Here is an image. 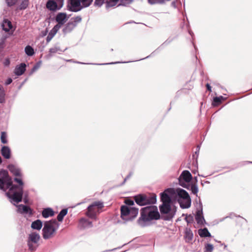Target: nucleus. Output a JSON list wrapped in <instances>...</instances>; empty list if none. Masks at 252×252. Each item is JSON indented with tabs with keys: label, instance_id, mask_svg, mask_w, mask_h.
I'll use <instances>...</instances> for the list:
<instances>
[{
	"label": "nucleus",
	"instance_id": "1",
	"mask_svg": "<svg viewBox=\"0 0 252 252\" xmlns=\"http://www.w3.org/2000/svg\"><path fill=\"white\" fill-rule=\"evenodd\" d=\"M14 181L18 184H13L11 178L9 176L6 170H0V189L5 191V193L9 201L14 205L22 201L24 193V183L21 178L15 177Z\"/></svg>",
	"mask_w": 252,
	"mask_h": 252
},
{
	"label": "nucleus",
	"instance_id": "2",
	"mask_svg": "<svg viewBox=\"0 0 252 252\" xmlns=\"http://www.w3.org/2000/svg\"><path fill=\"white\" fill-rule=\"evenodd\" d=\"M160 218L158 208L155 206L143 207L141 210V216L137 220L138 224L144 227L147 225V222L152 220H157Z\"/></svg>",
	"mask_w": 252,
	"mask_h": 252
},
{
	"label": "nucleus",
	"instance_id": "3",
	"mask_svg": "<svg viewBox=\"0 0 252 252\" xmlns=\"http://www.w3.org/2000/svg\"><path fill=\"white\" fill-rule=\"evenodd\" d=\"M124 202L126 205L121 207V218L126 222L132 221L137 216L139 209L132 206L134 205V202L131 199L126 198Z\"/></svg>",
	"mask_w": 252,
	"mask_h": 252
},
{
	"label": "nucleus",
	"instance_id": "4",
	"mask_svg": "<svg viewBox=\"0 0 252 252\" xmlns=\"http://www.w3.org/2000/svg\"><path fill=\"white\" fill-rule=\"evenodd\" d=\"M174 198L182 209H187L191 205V199L188 192L184 189L177 188L175 189Z\"/></svg>",
	"mask_w": 252,
	"mask_h": 252
},
{
	"label": "nucleus",
	"instance_id": "5",
	"mask_svg": "<svg viewBox=\"0 0 252 252\" xmlns=\"http://www.w3.org/2000/svg\"><path fill=\"white\" fill-rule=\"evenodd\" d=\"M59 226L60 224L56 219H52L45 222L42 229L43 238L46 240L51 238L59 228Z\"/></svg>",
	"mask_w": 252,
	"mask_h": 252
},
{
	"label": "nucleus",
	"instance_id": "6",
	"mask_svg": "<svg viewBox=\"0 0 252 252\" xmlns=\"http://www.w3.org/2000/svg\"><path fill=\"white\" fill-rule=\"evenodd\" d=\"M160 213L163 219L165 220H170L175 216L177 208L172 203H162L159 206Z\"/></svg>",
	"mask_w": 252,
	"mask_h": 252
},
{
	"label": "nucleus",
	"instance_id": "7",
	"mask_svg": "<svg viewBox=\"0 0 252 252\" xmlns=\"http://www.w3.org/2000/svg\"><path fill=\"white\" fill-rule=\"evenodd\" d=\"M133 198L136 203L140 206L154 204L157 202V196L155 194L150 196L144 194H139L135 195Z\"/></svg>",
	"mask_w": 252,
	"mask_h": 252
},
{
	"label": "nucleus",
	"instance_id": "8",
	"mask_svg": "<svg viewBox=\"0 0 252 252\" xmlns=\"http://www.w3.org/2000/svg\"><path fill=\"white\" fill-rule=\"evenodd\" d=\"M103 207V202L95 201L87 207L86 215L91 219H95L96 216L97 210L101 209Z\"/></svg>",
	"mask_w": 252,
	"mask_h": 252
},
{
	"label": "nucleus",
	"instance_id": "9",
	"mask_svg": "<svg viewBox=\"0 0 252 252\" xmlns=\"http://www.w3.org/2000/svg\"><path fill=\"white\" fill-rule=\"evenodd\" d=\"M192 178L190 173L188 170L183 171L178 178L179 185L184 188L189 189V184Z\"/></svg>",
	"mask_w": 252,
	"mask_h": 252
},
{
	"label": "nucleus",
	"instance_id": "10",
	"mask_svg": "<svg viewBox=\"0 0 252 252\" xmlns=\"http://www.w3.org/2000/svg\"><path fill=\"white\" fill-rule=\"evenodd\" d=\"M175 189L168 188L160 193V201L162 203H172V198L174 197Z\"/></svg>",
	"mask_w": 252,
	"mask_h": 252
},
{
	"label": "nucleus",
	"instance_id": "11",
	"mask_svg": "<svg viewBox=\"0 0 252 252\" xmlns=\"http://www.w3.org/2000/svg\"><path fill=\"white\" fill-rule=\"evenodd\" d=\"M66 7L68 10L77 12L83 8L80 0H67Z\"/></svg>",
	"mask_w": 252,
	"mask_h": 252
},
{
	"label": "nucleus",
	"instance_id": "12",
	"mask_svg": "<svg viewBox=\"0 0 252 252\" xmlns=\"http://www.w3.org/2000/svg\"><path fill=\"white\" fill-rule=\"evenodd\" d=\"M195 219L197 223L199 224H203L205 222L203 215V206L201 201L199 202V206L197 208Z\"/></svg>",
	"mask_w": 252,
	"mask_h": 252
},
{
	"label": "nucleus",
	"instance_id": "13",
	"mask_svg": "<svg viewBox=\"0 0 252 252\" xmlns=\"http://www.w3.org/2000/svg\"><path fill=\"white\" fill-rule=\"evenodd\" d=\"M16 204L15 206L17 207V212L23 215H29L30 216L33 214V211L32 208L29 206L20 204L17 205Z\"/></svg>",
	"mask_w": 252,
	"mask_h": 252
},
{
	"label": "nucleus",
	"instance_id": "14",
	"mask_svg": "<svg viewBox=\"0 0 252 252\" xmlns=\"http://www.w3.org/2000/svg\"><path fill=\"white\" fill-rule=\"evenodd\" d=\"M26 70V64L25 63H21L20 65H17L14 70V74L17 76H21L24 73Z\"/></svg>",
	"mask_w": 252,
	"mask_h": 252
},
{
	"label": "nucleus",
	"instance_id": "15",
	"mask_svg": "<svg viewBox=\"0 0 252 252\" xmlns=\"http://www.w3.org/2000/svg\"><path fill=\"white\" fill-rule=\"evenodd\" d=\"M79 225L81 229H85L93 227L92 222L85 218H81L80 220Z\"/></svg>",
	"mask_w": 252,
	"mask_h": 252
},
{
	"label": "nucleus",
	"instance_id": "16",
	"mask_svg": "<svg viewBox=\"0 0 252 252\" xmlns=\"http://www.w3.org/2000/svg\"><path fill=\"white\" fill-rule=\"evenodd\" d=\"M67 15L64 12H60L56 16V21L60 25H63L67 20Z\"/></svg>",
	"mask_w": 252,
	"mask_h": 252
},
{
	"label": "nucleus",
	"instance_id": "17",
	"mask_svg": "<svg viewBox=\"0 0 252 252\" xmlns=\"http://www.w3.org/2000/svg\"><path fill=\"white\" fill-rule=\"evenodd\" d=\"M76 27V23L72 21L68 22L63 29V32L64 34L70 32Z\"/></svg>",
	"mask_w": 252,
	"mask_h": 252
},
{
	"label": "nucleus",
	"instance_id": "18",
	"mask_svg": "<svg viewBox=\"0 0 252 252\" xmlns=\"http://www.w3.org/2000/svg\"><path fill=\"white\" fill-rule=\"evenodd\" d=\"M8 170L10 172L13 174V175L15 176H22V173L21 169L18 167L16 166L13 164H9L7 167Z\"/></svg>",
	"mask_w": 252,
	"mask_h": 252
},
{
	"label": "nucleus",
	"instance_id": "19",
	"mask_svg": "<svg viewBox=\"0 0 252 252\" xmlns=\"http://www.w3.org/2000/svg\"><path fill=\"white\" fill-rule=\"evenodd\" d=\"M29 4V0H18V3L16 5L17 10H24L28 7Z\"/></svg>",
	"mask_w": 252,
	"mask_h": 252
},
{
	"label": "nucleus",
	"instance_id": "20",
	"mask_svg": "<svg viewBox=\"0 0 252 252\" xmlns=\"http://www.w3.org/2000/svg\"><path fill=\"white\" fill-rule=\"evenodd\" d=\"M46 7L50 11H55L60 10L54 0H48L46 3Z\"/></svg>",
	"mask_w": 252,
	"mask_h": 252
},
{
	"label": "nucleus",
	"instance_id": "21",
	"mask_svg": "<svg viewBox=\"0 0 252 252\" xmlns=\"http://www.w3.org/2000/svg\"><path fill=\"white\" fill-rule=\"evenodd\" d=\"M40 238V235L38 233L32 232L29 234L27 241L32 243H38Z\"/></svg>",
	"mask_w": 252,
	"mask_h": 252
},
{
	"label": "nucleus",
	"instance_id": "22",
	"mask_svg": "<svg viewBox=\"0 0 252 252\" xmlns=\"http://www.w3.org/2000/svg\"><path fill=\"white\" fill-rule=\"evenodd\" d=\"M1 154L5 159H9L11 157V150L9 147L6 146H2Z\"/></svg>",
	"mask_w": 252,
	"mask_h": 252
},
{
	"label": "nucleus",
	"instance_id": "23",
	"mask_svg": "<svg viewBox=\"0 0 252 252\" xmlns=\"http://www.w3.org/2000/svg\"><path fill=\"white\" fill-rule=\"evenodd\" d=\"M2 30L6 32H9L12 28L11 22L8 19H4L1 24Z\"/></svg>",
	"mask_w": 252,
	"mask_h": 252
},
{
	"label": "nucleus",
	"instance_id": "24",
	"mask_svg": "<svg viewBox=\"0 0 252 252\" xmlns=\"http://www.w3.org/2000/svg\"><path fill=\"white\" fill-rule=\"evenodd\" d=\"M54 214L53 210L51 208H44L42 212V216L44 218L52 217L54 215Z\"/></svg>",
	"mask_w": 252,
	"mask_h": 252
},
{
	"label": "nucleus",
	"instance_id": "25",
	"mask_svg": "<svg viewBox=\"0 0 252 252\" xmlns=\"http://www.w3.org/2000/svg\"><path fill=\"white\" fill-rule=\"evenodd\" d=\"M66 49L64 50H62L59 46H55L53 48H51L49 49V53L47 56L49 58L53 56V54L58 53L59 54H61Z\"/></svg>",
	"mask_w": 252,
	"mask_h": 252
},
{
	"label": "nucleus",
	"instance_id": "26",
	"mask_svg": "<svg viewBox=\"0 0 252 252\" xmlns=\"http://www.w3.org/2000/svg\"><path fill=\"white\" fill-rule=\"evenodd\" d=\"M6 102V92L3 86L0 84V104H4Z\"/></svg>",
	"mask_w": 252,
	"mask_h": 252
},
{
	"label": "nucleus",
	"instance_id": "27",
	"mask_svg": "<svg viewBox=\"0 0 252 252\" xmlns=\"http://www.w3.org/2000/svg\"><path fill=\"white\" fill-rule=\"evenodd\" d=\"M198 234L202 238L211 237V234L206 227L198 230Z\"/></svg>",
	"mask_w": 252,
	"mask_h": 252
},
{
	"label": "nucleus",
	"instance_id": "28",
	"mask_svg": "<svg viewBox=\"0 0 252 252\" xmlns=\"http://www.w3.org/2000/svg\"><path fill=\"white\" fill-rule=\"evenodd\" d=\"M42 226V222L39 220L33 221L31 224V227L33 229L40 230Z\"/></svg>",
	"mask_w": 252,
	"mask_h": 252
},
{
	"label": "nucleus",
	"instance_id": "29",
	"mask_svg": "<svg viewBox=\"0 0 252 252\" xmlns=\"http://www.w3.org/2000/svg\"><path fill=\"white\" fill-rule=\"evenodd\" d=\"M67 208L62 209L57 216V220L59 221H62L64 217L67 214Z\"/></svg>",
	"mask_w": 252,
	"mask_h": 252
},
{
	"label": "nucleus",
	"instance_id": "30",
	"mask_svg": "<svg viewBox=\"0 0 252 252\" xmlns=\"http://www.w3.org/2000/svg\"><path fill=\"white\" fill-rule=\"evenodd\" d=\"M119 1V0H106V8L108 9L110 7L116 6Z\"/></svg>",
	"mask_w": 252,
	"mask_h": 252
},
{
	"label": "nucleus",
	"instance_id": "31",
	"mask_svg": "<svg viewBox=\"0 0 252 252\" xmlns=\"http://www.w3.org/2000/svg\"><path fill=\"white\" fill-rule=\"evenodd\" d=\"M189 189L191 191L192 193L193 194H196L197 193L198 188L196 184H189Z\"/></svg>",
	"mask_w": 252,
	"mask_h": 252
},
{
	"label": "nucleus",
	"instance_id": "32",
	"mask_svg": "<svg viewBox=\"0 0 252 252\" xmlns=\"http://www.w3.org/2000/svg\"><path fill=\"white\" fill-rule=\"evenodd\" d=\"M224 99L222 96H220L219 97L216 96L213 98V101L212 102V105L214 106H218L221 103L222 100Z\"/></svg>",
	"mask_w": 252,
	"mask_h": 252
},
{
	"label": "nucleus",
	"instance_id": "33",
	"mask_svg": "<svg viewBox=\"0 0 252 252\" xmlns=\"http://www.w3.org/2000/svg\"><path fill=\"white\" fill-rule=\"evenodd\" d=\"M25 52L28 56H32L34 54L33 48L30 45L26 46Z\"/></svg>",
	"mask_w": 252,
	"mask_h": 252
},
{
	"label": "nucleus",
	"instance_id": "34",
	"mask_svg": "<svg viewBox=\"0 0 252 252\" xmlns=\"http://www.w3.org/2000/svg\"><path fill=\"white\" fill-rule=\"evenodd\" d=\"M193 233L190 229L187 230L185 232V237L187 241L189 242L193 239Z\"/></svg>",
	"mask_w": 252,
	"mask_h": 252
},
{
	"label": "nucleus",
	"instance_id": "35",
	"mask_svg": "<svg viewBox=\"0 0 252 252\" xmlns=\"http://www.w3.org/2000/svg\"><path fill=\"white\" fill-rule=\"evenodd\" d=\"M27 244L29 247V250L32 252L35 251L38 246V243H32V242L28 241Z\"/></svg>",
	"mask_w": 252,
	"mask_h": 252
},
{
	"label": "nucleus",
	"instance_id": "36",
	"mask_svg": "<svg viewBox=\"0 0 252 252\" xmlns=\"http://www.w3.org/2000/svg\"><path fill=\"white\" fill-rule=\"evenodd\" d=\"M165 1V0H147L148 3L150 5L162 4Z\"/></svg>",
	"mask_w": 252,
	"mask_h": 252
},
{
	"label": "nucleus",
	"instance_id": "37",
	"mask_svg": "<svg viewBox=\"0 0 252 252\" xmlns=\"http://www.w3.org/2000/svg\"><path fill=\"white\" fill-rule=\"evenodd\" d=\"M7 6L11 7L16 5L18 3V0H5Z\"/></svg>",
	"mask_w": 252,
	"mask_h": 252
},
{
	"label": "nucleus",
	"instance_id": "38",
	"mask_svg": "<svg viewBox=\"0 0 252 252\" xmlns=\"http://www.w3.org/2000/svg\"><path fill=\"white\" fill-rule=\"evenodd\" d=\"M1 142L3 144H6L7 143V134L5 131H2L0 135Z\"/></svg>",
	"mask_w": 252,
	"mask_h": 252
},
{
	"label": "nucleus",
	"instance_id": "39",
	"mask_svg": "<svg viewBox=\"0 0 252 252\" xmlns=\"http://www.w3.org/2000/svg\"><path fill=\"white\" fill-rule=\"evenodd\" d=\"M83 8L89 6L92 3L93 0H80Z\"/></svg>",
	"mask_w": 252,
	"mask_h": 252
},
{
	"label": "nucleus",
	"instance_id": "40",
	"mask_svg": "<svg viewBox=\"0 0 252 252\" xmlns=\"http://www.w3.org/2000/svg\"><path fill=\"white\" fill-rule=\"evenodd\" d=\"M120 0V4L119 5H122V6H127L128 5L131 4L133 0Z\"/></svg>",
	"mask_w": 252,
	"mask_h": 252
},
{
	"label": "nucleus",
	"instance_id": "41",
	"mask_svg": "<svg viewBox=\"0 0 252 252\" xmlns=\"http://www.w3.org/2000/svg\"><path fill=\"white\" fill-rule=\"evenodd\" d=\"M214 249V247L213 245L211 244H207L205 247V252H212Z\"/></svg>",
	"mask_w": 252,
	"mask_h": 252
},
{
	"label": "nucleus",
	"instance_id": "42",
	"mask_svg": "<svg viewBox=\"0 0 252 252\" xmlns=\"http://www.w3.org/2000/svg\"><path fill=\"white\" fill-rule=\"evenodd\" d=\"M106 0H95L94 4L95 6L100 7L104 3L106 4Z\"/></svg>",
	"mask_w": 252,
	"mask_h": 252
},
{
	"label": "nucleus",
	"instance_id": "43",
	"mask_svg": "<svg viewBox=\"0 0 252 252\" xmlns=\"http://www.w3.org/2000/svg\"><path fill=\"white\" fill-rule=\"evenodd\" d=\"M55 34H54V33L51 31L46 37V41L47 42H50Z\"/></svg>",
	"mask_w": 252,
	"mask_h": 252
},
{
	"label": "nucleus",
	"instance_id": "44",
	"mask_svg": "<svg viewBox=\"0 0 252 252\" xmlns=\"http://www.w3.org/2000/svg\"><path fill=\"white\" fill-rule=\"evenodd\" d=\"M54 1L56 2L59 8L61 9L63 7L64 4V0H54Z\"/></svg>",
	"mask_w": 252,
	"mask_h": 252
},
{
	"label": "nucleus",
	"instance_id": "45",
	"mask_svg": "<svg viewBox=\"0 0 252 252\" xmlns=\"http://www.w3.org/2000/svg\"><path fill=\"white\" fill-rule=\"evenodd\" d=\"M28 196L29 195L28 192L25 191V192H24L23 197H24L23 201L25 204H27L29 202Z\"/></svg>",
	"mask_w": 252,
	"mask_h": 252
},
{
	"label": "nucleus",
	"instance_id": "46",
	"mask_svg": "<svg viewBox=\"0 0 252 252\" xmlns=\"http://www.w3.org/2000/svg\"><path fill=\"white\" fill-rule=\"evenodd\" d=\"M81 20H82L81 17L80 16H76V17L72 18L70 21H72V22H75V23H76V24H77L78 23L80 22L81 21Z\"/></svg>",
	"mask_w": 252,
	"mask_h": 252
},
{
	"label": "nucleus",
	"instance_id": "47",
	"mask_svg": "<svg viewBox=\"0 0 252 252\" xmlns=\"http://www.w3.org/2000/svg\"><path fill=\"white\" fill-rule=\"evenodd\" d=\"M185 220L188 223H191L193 220V216L191 215H189V216H187L185 218Z\"/></svg>",
	"mask_w": 252,
	"mask_h": 252
},
{
	"label": "nucleus",
	"instance_id": "48",
	"mask_svg": "<svg viewBox=\"0 0 252 252\" xmlns=\"http://www.w3.org/2000/svg\"><path fill=\"white\" fill-rule=\"evenodd\" d=\"M40 63H41V62H39L38 63H37L33 67H32V73L34 72L35 71H36V70H37L40 66Z\"/></svg>",
	"mask_w": 252,
	"mask_h": 252
},
{
	"label": "nucleus",
	"instance_id": "49",
	"mask_svg": "<svg viewBox=\"0 0 252 252\" xmlns=\"http://www.w3.org/2000/svg\"><path fill=\"white\" fill-rule=\"evenodd\" d=\"M3 65L4 66H6V67L9 66L10 64V61L9 59L6 58L4 60V61H3Z\"/></svg>",
	"mask_w": 252,
	"mask_h": 252
},
{
	"label": "nucleus",
	"instance_id": "50",
	"mask_svg": "<svg viewBox=\"0 0 252 252\" xmlns=\"http://www.w3.org/2000/svg\"><path fill=\"white\" fill-rule=\"evenodd\" d=\"M4 42H5V38H1V41L0 42V52L4 48Z\"/></svg>",
	"mask_w": 252,
	"mask_h": 252
},
{
	"label": "nucleus",
	"instance_id": "51",
	"mask_svg": "<svg viewBox=\"0 0 252 252\" xmlns=\"http://www.w3.org/2000/svg\"><path fill=\"white\" fill-rule=\"evenodd\" d=\"M172 38H169L162 44V45H167L170 43L172 41Z\"/></svg>",
	"mask_w": 252,
	"mask_h": 252
},
{
	"label": "nucleus",
	"instance_id": "52",
	"mask_svg": "<svg viewBox=\"0 0 252 252\" xmlns=\"http://www.w3.org/2000/svg\"><path fill=\"white\" fill-rule=\"evenodd\" d=\"M12 82V79L11 78H8L5 82L4 84L6 86H7L10 84Z\"/></svg>",
	"mask_w": 252,
	"mask_h": 252
},
{
	"label": "nucleus",
	"instance_id": "53",
	"mask_svg": "<svg viewBox=\"0 0 252 252\" xmlns=\"http://www.w3.org/2000/svg\"><path fill=\"white\" fill-rule=\"evenodd\" d=\"M126 63V62H112L110 63H99L98 64V65H105V64H116L118 63Z\"/></svg>",
	"mask_w": 252,
	"mask_h": 252
},
{
	"label": "nucleus",
	"instance_id": "54",
	"mask_svg": "<svg viewBox=\"0 0 252 252\" xmlns=\"http://www.w3.org/2000/svg\"><path fill=\"white\" fill-rule=\"evenodd\" d=\"M131 175H132V173H129V174L125 178L124 181L122 183V185H124L125 183V182H126V181L130 178V177L131 176Z\"/></svg>",
	"mask_w": 252,
	"mask_h": 252
},
{
	"label": "nucleus",
	"instance_id": "55",
	"mask_svg": "<svg viewBox=\"0 0 252 252\" xmlns=\"http://www.w3.org/2000/svg\"><path fill=\"white\" fill-rule=\"evenodd\" d=\"M63 25H60L59 23H58L57 25H56L54 27L57 29V30L59 31V30L61 28V27L63 26Z\"/></svg>",
	"mask_w": 252,
	"mask_h": 252
},
{
	"label": "nucleus",
	"instance_id": "56",
	"mask_svg": "<svg viewBox=\"0 0 252 252\" xmlns=\"http://www.w3.org/2000/svg\"><path fill=\"white\" fill-rule=\"evenodd\" d=\"M206 88H207V90L208 91H210V92H211V86L208 84L207 83L206 85Z\"/></svg>",
	"mask_w": 252,
	"mask_h": 252
},
{
	"label": "nucleus",
	"instance_id": "57",
	"mask_svg": "<svg viewBox=\"0 0 252 252\" xmlns=\"http://www.w3.org/2000/svg\"><path fill=\"white\" fill-rule=\"evenodd\" d=\"M171 6L174 8H176V2L175 1H173L171 2Z\"/></svg>",
	"mask_w": 252,
	"mask_h": 252
},
{
	"label": "nucleus",
	"instance_id": "58",
	"mask_svg": "<svg viewBox=\"0 0 252 252\" xmlns=\"http://www.w3.org/2000/svg\"><path fill=\"white\" fill-rule=\"evenodd\" d=\"M51 31L52 32H53L54 33V34H56V33L58 31V30H57V29H56L54 27H53V28L52 29Z\"/></svg>",
	"mask_w": 252,
	"mask_h": 252
},
{
	"label": "nucleus",
	"instance_id": "59",
	"mask_svg": "<svg viewBox=\"0 0 252 252\" xmlns=\"http://www.w3.org/2000/svg\"><path fill=\"white\" fill-rule=\"evenodd\" d=\"M247 163L252 164V161H244L243 163L242 164V165H245L246 164H247Z\"/></svg>",
	"mask_w": 252,
	"mask_h": 252
},
{
	"label": "nucleus",
	"instance_id": "60",
	"mask_svg": "<svg viewBox=\"0 0 252 252\" xmlns=\"http://www.w3.org/2000/svg\"><path fill=\"white\" fill-rule=\"evenodd\" d=\"M189 34H190L192 37L193 36V32H192L191 30H189Z\"/></svg>",
	"mask_w": 252,
	"mask_h": 252
},
{
	"label": "nucleus",
	"instance_id": "61",
	"mask_svg": "<svg viewBox=\"0 0 252 252\" xmlns=\"http://www.w3.org/2000/svg\"><path fill=\"white\" fill-rule=\"evenodd\" d=\"M154 53V52H153L149 56H148L147 57H146V58H143V59H141V60H143V59H146V58H148L149 57L151 56V55ZM141 60V59L140 60Z\"/></svg>",
	"mask_w": 252,
	"mask_h": 252
},
{
	"label": "nucleus",
	"instance_id": "62",
	"mask_svg": "<svg viewBox=\"0 0 252 252\" xmlns=\"http://www.w3.org/2000/svg\"><path fill=\"white\" fill-rule=\"evenodd\" d=\"M2 160L1 157L0 156V164L2 163Z\"/></svg>",
	"mask_w": 252,
	"mask_h": 252
},
{
	"label": "nucleus",
	"instance_id": "63",
	"mask_svg": "<svg viewBox=\"0 0 252 252\" xmlns=\"http://www.w3.org/2000/svg\"><path fill=\"white\" fill-rule=\"evenodd\" d=\"M82 203H83V202H80V203H77V204H76V206H77V205H79L81 204Z\"/></svg>",
	"mask_w": 252,
	"mask_h": 252
},
{
	"label": "nucleus",
	"instance_id": "64",
	"mask_svg": "<svg viewBox=\"0 0 252 252\" xmlns=\"http://www.w3.org/2000/svg\"><path fill=\"white\" fill-rule=\"evenodd\" d=\"M192 43V44H193L194 48L196 49V46H195V44H194V43L193 42Z\"/></svg>",
	"mask_w": 252,
	"mask_h": 252
}]
</instances>
